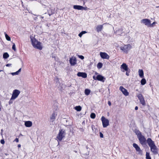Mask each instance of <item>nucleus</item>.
<instances>
[{"mask_svg":"<svg viewBox=\"0 0 159 159\" xmlns=\"http://www.w3.org/2000/svg\"><path fill=\"white\" fill-rule=\"evenodd\" d=\"M87 32L85 31H83L80 33L78 34V36L80 37H81L82 35L85 34H86Z\"/></svg>","mask_w":159,"mask_h":159,"instance_id":"obj_28","label":"nucleus"},{"mask_svg":"<svg viewBox=\"0 0 159 159\" xmlns=\"http://www.w3.org/2000/svg\"><path fill=\"white\" fill-rule=\"evenodd\" d=\"M93 79L94 80H97L96 79L97 78V76L96 77L95 75H94V76H93Z\"/></svg>","mask_w":159,"mask_h":159,"instance_id":"obj_41","label":"nucleus"},{"mask_svg":"<svg viewBox=\"0 0 159 159\" xmlns=\"http://www.w3.org/2000/svg\"><path fill=\"white\" fill-rule=\"evenodd\" d=\"M138 138L139 143L142 146L146 145V143H147L150 148L151 151L153 154L156 155L158 153L157 148L154 142L151 138H148L147 140H146L145 137L142 135L138 137Z\"/></svg>","mask_w":159,"mask_h":159,"instance_id":"obj_1","label":"nucleus"},{"mask_svg":"<svg viewBox=\"0 0 159 159\" xmlns=\"http://www.w3.org/2000/svg\"><path fill=\"white\" fill-rule=\"evenodd\" d=\"M10 74L13 75H18V74H17L16 72H15L11 73Z\"/></svg>","mask_w":159,"mask_h":159,"instance_id":"obj_38","label":"nucleus"},{"mask_svg":"<svg viewBox=\"0 0 159 159\" xmlns=\"http://www.w3.org/2000/svg\"><path fill=\"white\" fill-rule=\"evenodd\" d=\"M55 80L56 81V86L59 88L61 89V84L59 81V78L57 77L55 78Z\"/></svg>","mask_w":159,"mask_h":159,"instance_id":"obj_15","label":"nucleus"},{"mask_svg":"<svg viewBox=\"0 0 159 159\" xmlns=\"http://www.w3.org/2000/svg\"><path fill=\"white\" fill-rule=\"evenodd\" d=\"M90 93V90L88 89H86L84 90V93L86 95H89Z\"/></svg>","mask_w":159,"mask_h":159,"instance_id":"obj_24","label":"nucleus"},{"mask_svg":"<svg viewBox=\"0 0 159 159\" xmlns=\"http://www.w3.org/2000/svg\"><path fill=\"white\" fill-rule=\"evenodd\" d=\"M103 28L102 25H98L96 28V30L98 32H99L101 31Z\"/></svg>","mask_w":159,"mask_h":159,"instance_id":"obj_21","label":"nucleus"},{"mask_svg":"<svg viewBox=\"0 0 159 159\" xmlns=\"http://www.w3.org/2000/svg\"><path fill=\"white\" fill-rule=\"evenodd\" d=\"M90 117L92 119H94L96 117V115L94 113H91Z\"/></svg>","mask_w":159,"mask_h":159,"instance_id":"obj_32","label":"nucleus"},{"mask_svg":"<svg viewBox=\"0 0 159 159\" xmlns=\"http://www.w3.org/2000/svg\"><path fill=\"white\" fill-rule=\"evenodd\" d=\"M20 91L17 89H15L13 91L11 99H15L16 98L20 93Z\"/></svg>","mask_w":159,"mask_h":159,"instance_id":"obj_5","label":"nucleus"},{"mask_svg":"<svg viewBox=\"0 0 159 159\" xmlns=\"http://www.w3.org/2000/svg\"><path fill=\"white\" fill-rule=\"evenodd\" d=\"M42 18H43V17H42Z\"/></svg>","mask_w":159,"mask_h":159,"instance_id":"obj_52","label":"nucleus"},{"mask_svg":"<svg viewBox=\"0 0 159 159\" xmlns=\"http://www.w3.org/2000/svg\"><path fill=\"white\" fill-rule=\"evenodd\" d=\"M49 15L50 16L51 15V14H49Z\"/></svg>","mask_w":159,"mask_h":159,"instance_id":"obj_50","label":"nucleus"},{"mask_svg":"<svg viewBox=\"0 0 159 159\" xmlns=\"http://www.w3.org/2000/svg\"><path fill=\"white\" fill-rule=\"evenodd\" d=\"M1 71H2V70H0V72H1Z\"/></svg>","mask_w":159,"mask_h":159,"instance_id":"obj_53","label":"nucleus"},{"mask_svg":"<svg viewBox=\"0 0 159 159\" xmlns=\"http://www.w3.org/2000/svg\"><path fill=\"white\" fill-rule=\"evenodd\" d=\"M120 69H122L124 70L127 71L128 70V67L127 65L125 63H123L120 66Z\"/></svg>","mask_w":159,"mask_h":159,"instance_id":"obj_17","label":"nucleus"},{"mask_svg":"<svg viewBox=\"0 0 159 159\" xmlns=\"http://www.w3.org/2000/svg\"><path fill=\"white\" fill-rule=\"evenodd\" d=\"M99 134H100V138H102L103 137V135L101 132H100Z\"/></svg>","mask_w":159,"mask_h":159,"instance_id":"obj_37","label":"nucleus"},{"mask_svg":"<svg viewBox=\"0 0 159 159\" xmlns=\"http://www.w3.org/2000/svg\"><path fill=\"white\" fill-rule=\"evenodd\" d=\"M21 68H20L17 71H16L18 75L19 73L21 71Z\"/></svg>","mask_w":159,"mask_h":159,"instance_id":"obj_39","label":"nucleus"},{"mask_svg":"<svg viewBox=\"0 0 159 159\" xmlns=\"http://www.w3.org/2000/svg\"><path fill=\"white\" fill-rule=\"evenodd\" d=\"M2 131H3V129H2L1 130V131L2 132Z\"/></svg>","mask_w":159,"mask_h":159,"instance_id":"obj_51","label":"nucleus"},{"mask_svg":"<svg viewBox=\"0 0 159 159\" xmlns=\"http://www.w3.org/2000/svg\"><path fill=\"white\" fill-rule=\"evenodd\" d=\"M119 89L125 96H127L129 95V93L127 90L124 88L123 86H120Z\"/></svg>","mask_w":159,"mask_h":159,"instance_id":"obj_12","label":"nucleus"},{"mask_svg":"<svg viewBox=\"0 0 159 159\" xmlns=\"http://www.w3.org/2000/svg\"><path fill=\"white\" fill-rule=\"evenodd\" d=\"M156 23V22H153L152 24H151V23L150 24V25H149V27H153L154 25Z\"/></svg>","mask_w":159,"mask_h":159,"instance_id":"obj_35","label":"nucleus"},{"mask_svg":"<svg viewBox=\"0 0 159 159\" xmlns=\"http://www.w3.org/2000/svg\"><path fill=\"white\" fill-rule=\"evenodd\" d=\"M96 79L98 81L104 82L106 80V78L101 75H97Z\"/></svg>","mask_w":159,"mask_h":159,"instance_id":"obj_14","label":"nucleus"},{"mask_svg":"<svg viewBox=\"0 0 159 159\" xmlns=\"http://www.w3.org/2000/svg\"><path fill=\"white\" fill-rule=\"evenodd\" d=\"M93 126H92V129H93Z\"/></svg>","mask_w":159,"mask_h":159,"instance_id":"obj_54","label":"nucleus"},{"mask_svg":"<svg viewBox=\"0 0 159 159\" xmlns=\"http://www.w3.org/2000/svg\"><path fill=\"white\" fill-rule=\"evenodd\" d=\"M146 80L145 79L143 78L141 81V84L142 85H144L146 84Z\"/></svg>","mask_w":159,"mask_h":159,"instance_id":"obj_25","label":"nucleus"},{"mask_svg":"<svg viewBox=\"0 0 159 159\" xmlns=\"http://www.w3.org/2000/svg\"><path fill=\"white\" fill-rule=\"evenodd\" d=\"M12 99H11V98L10 100L9 101V104H10L11 103H12L13 102H12Z\"/></svg>","mask_w":159,"mask_h":159,"instance_id":"obj_40","label":"nucleus"},{"mask_svg":"<svg viewBox=\"0 0 159 159\" xmlns=\"http://www.w3.org/2000/svg\"><path fill=\"white\" fill-rule=\"evenodd\" d=\"M122 31L123 29L122 28L119 29L116 31V33L117 35H121L123 33Z\"/></svg>","mask_w":159,"mask_h":159,"instance_id":"obj_22","label":"nucleus"},{"mask_svg":"<svg viewBox=\"0 0 159 159\" xmlns=\"http://www.w3.org/2000/svg\"><path fill=\"white\" fill-rule=\"evenodd\" d=\"M121 50L123 51L124 52L127 53L128 51L131 48V45L128 44L125 45L124 46H121L120 48Z\"/></svg>","mask_w":159,"mask_h":159,"instance_id":"obj_6","label":"nucleus"},{"mask_svg":"<svg viewBox=\"0 0 159 159\" xmlns=\"http://www.w3.org/2000/svg\"><path fill=\"white\" fill-rule=\"evenodd\" d=\"M6 66L7 67L10 66L11 65V64H7L6 65Z\"/></svg>","mask_w":159,"mask_h":159,"instance_id":"obj_42","label":"nucleus"},{"mask_svg":"<svg viewBox=\"0 0 159 159\" xmlns=\"http://www.w3.org/2000/svg\"><path fill=\"white\" fill-rule=\"evenodd\" d=\"M108 104L109 106H110L111 105V102L110 101H108Z\"/></svg>","mask_w":159,"mask_h":159,"instance_id":"obj_44","label":"nucleus"},{"mask_svg":"<svg viewBox=\"0 0 159 159\" xmlns=\"http://www.w3.org/2000/svg\"><path fill=\"white\" fill-rule=\"evenodd\" d=\"M78 57L80 59L83 60L84 58V57L82 55H78Z\"/></svg>","mask_w":159,"mask_h":159,"instance_id":"obj_34","label":"nucleus"},{"mask_svg":"<svg viewBox=\"0 0 159 159\" xmlns=\"http://www.w3.org/2000/svg\"><path fill=\"white\" fill-rule=\"evenodd\" d=\"M102 66V64L101 62H99L97 64V66L98 69L101 68Z\"/></svg>","mask_w":159,"mask_h":159,"instance_id":"obj_31","label":"nucleus"},{"mask_svg":"<svg viewBox=\"0 0 159 159\" xmlns=\"http://www.w3.org/2000/svg\"><path fill=\"white\" fill-rule=\"evenodd\" d=\"M95 74L96 75H97V74H98V73L97 72H95Z\"/></svg>","mask_w":159,"mask_h":159,"instance_id":"obj_49","label":"nucleus"},{"mask_svg":"<svg viewBox=\"0 0 159 159\" xmlns=\"http://www.w3.org/2000/svg\"><path fill=\"white\" fill-rule=\"evenodd\" d=\"M15 141H16V142L18 143L19 142V139L18 138H16L15 140Z\"/></svg>","mask_w":159,"mask_h":159,"instance_id":"obj_43","label":"nucleus"},{"mask_svg":"<svg viewBox=\"0 0 159 159\" xmlns=\"http://www.w3.org/2000/svg\"><path fill=\"white\" fill-rule=\"evenodd\" d=\"M37 19V17H35L34 18V19L35 20H36V19Z\"/></svg>","mask_w":159,"mask_h":159,"instance_id":"obj_48","label":"nucleus"},{"mask_svg":"<svg viewBox=\"0 0 159 159\" xmlns=\"http://www.w3.org/2000/svg\"><path fill=\"white\" fill-rule=\"evenodd\" d=\"M9 57V55L7 52H5L3 53V57L4 59H7Z\"/></svg>","mask_w":159,"mask_h":159,"instance_id":"obj_23","label":"nucleus"},{"mask_svg":"<svg viewBox=\"0 0 159 159\" xmlns=\"http://www.w3.org/2000/svg\"><path fill=\"white\" fill-rule=\"evenodd\" d=\"M56 115L55 113H53L50 117V119L51 120H54L55 119Z\"/></svg>","mask_w":159,"mask_h":159,"instance_id":"obj_26","label":"nucleus"},{"mask_svg":"<svg viewBox=\"0 0 159 159\" xmlns=\"http://www.w3.org/2000/svg\"><path fill=\"white\" fill-rule=\"evenodd\" d=\"M138 109V107L137 106H136L135 107V110H137Z\"/></svg>","mask_w":159,"mask_h":159,"instance_id":"obj_45","label":"nucleus"},{"mask_svg":"<svg viewBox=\"0 0 159 159\" xmlns=\"http://www.w3.org/2000/svg\"><path fill=\"white\" fill-rule=\"evenodd\" d=\"M1 143L2 144H4L5 143L4 140L3 139H2L0 141Z\"/></svg>","mask_w":159,"mask_h":159,"instance_id":"obj_36","label":"nucleus"},{"mask_svg":"<svg viewBox=\"0 0 159 159\" xmlns=\"http://www.w3.org/2000/svg\"><path fill=\"white\" fill-rule=\"evenodd\" d=\"M12 49L14 51H16V45L14 43H13V44L12 45Z\"/></svg>","mask_w":159,"mask_h":159,"instance_id":"obj_33","label":"nucleus"},{"mask_svg":"<svg viewBox=\"0 0 159 159\" xmlns=\"http://www.w3.org/2000/svg\"><path fill=\"white\" fill-rule=\"evenodd\" d=\"M65 130L63 129L59 130V133L56 137V139L58 142L61 141L62 139L65 137Z\"/></svg>","mask_w":159,"mask_h":159,"instance_id":"obj_3","label":"nucleus"},{"mask_svg":"<svg viewBox=\"0 0 159 159\" xmlns=\"http://www.w3.org/2000/svg\"><path fill=\"white\" fill-rule=\"evenodd\" d=\"M151 21L150 20L147 19H145L142 20L141 21V23H143L145 25H147L148 27H149Z\"/></svg>","mask_w":159,"mask_h":159,"instance_id":"obj_10","label":"nucleus"},{"mask_svg":"<svg viewBox=\"0 0 159 159\" xmlns=\"http://www.w3.org/2000/svg\"><path fill=\"white\" fill-rule=\"evenodd\" d=\"M69 61L70 65L72 66H74L77 63L76 58L74 57L70 58Z\"/></svg>","mask_w":159,"mask_h":159,"instance_id":"obj_11","label":"nucleus"},{"mask_svg":"<svg viewBox=\"0 0 159 159\" xmlns=\"http://www.w3.org/2000/svg\"><path fill=\"white\" fill-rule=\"evenodd\" d=\"M25 125L26 127H30L32 126V122L30 121H26L25 123Z\"/></svg>","mask_w":159,"mask_h":159,"instance_id":"obj_18","label":"nucleus"},{"mask_svg":"<svg viewBox=\"0 0 159 159\" xmlns=\"http://www.w3.org/2000/svg\"><path fill=\"white\" fill-rule=\"evenodd\" d=\"M18 148H20L21 147V145L20 144H19L18 145Z\"/></svg>","mask_w":159,"mask_h":159,"instance_id":"obj_47","label":"nucleus"},{"mask_svg":"<svg viewBox=\"0 0 159 159\" xmlns=\"http://www.w3.org/2000/svg\"><path fill=\"white\" fill-rule=\"evenodd\" d=\"M158 136H159V135H158Z\"/></svg>","mask_w":159,"mask_h":159,"instance_id":"obj_55","label":"nucleus"},{"mask_svg":"<svg viewBox=\"0 0 159 159\" xmlns=\"http://www.w3.org/2000/svg\"><path fill=\"white\" fill-rule=\"evenodd\" d=\"M134 131L135 133L137 135V137H138L142 135V133L140 132V131L137 129H135Z\"/></svg>","mask_w":159,"mask_h":159,"instance_id":"obj_19","label":"nucleus"},{"mask_svg":"<svg viewBox=\"0 0 159 159\" xmlns=\"http://www.w3.org/2000/svg\"><path fill=\"white\" fill-rule=\"evenodd\" d=\"M75 109L77 111H80L81 110V107L80 106H76L75 107Z\"/></svg>","mask_w":159,"mask_h":159,"instance_id":"obj_29","label":"nucleus"},{"mask_svg":"<svg viewBox=\"0 0 159 159\" xmlns=\"http://www.w3.org/2000/svg\"><path fill=\"white\" fill-rule=\"evenodd\" d=\"M101 119L102 122L103 127V128H106L109 125V121L108 120L106 119L103 116H102Z\"/></svg>","mask_w":159,"mask_h":159,"instance_id":"obj_4","label":"nucleus"},{"mask_svg":"<svg viewBox=\"0 0 159 159\" xmlns=\"http://www.w3.org/2000/svg\"><path fill=\"white\" fill-rule=\"evenodd\" d=\"M100 56L102 58L108 59L109 58V56L106 53L104 52H100Z\"/></svg>","mask_w":159,"mask_h":159,"instance_id":"obj_13","label":"nucleus"},{"mask_svg":"<svg viewBox=\"0 0 159 159\" xmlns=\"http://www.w3.org/2000/svg\"><path fill=\"white\" fill-rule=\"evenodd\" d=\"M146 159H151V157L150 156V153L147 152L146 154Z\"/></svg>","mask_w":159,"mask_h":159,"instance_id":"obj_30","label":"nucleus"},{"mask_svg":"<svg viewBox=\"0 0 159 159\" xmlns=\"http://www.w3.org/2000/svg\"><path fill=\"white\" fill-rule=\"evenodd\" d=\"M133 147L135 149L136 151L138 152L139 154H142V151L141 150L139 146L135 143H133Z\"/></svg>","mask_w":159,"mask_h":159,"instance_id":"obj_8","label":"nucleus"},{"mask_svg":"<svg viewBox=\"0 0 159 159\" xmlns=\"http://www.w3.org/2000/svg\"><path fill=\"white\" fill-rule=\"evenodd\" d=\"M32 44L35 48L41 50L43 48L42 43L38 41L34 37L32 36L30 37Z\"/></svg>","mask_w":159,"mask_h":159,"instance_id":"obj_2","label":"nucleus"},{"mask_svg":"<svg viewBox=\"0 0 159 159\" xmlns=\"http://www.w3.org/2000/svg\"><path fill=\"white\" fill-rule=\"evenodd\" d=\"M73 8L75 9L82 10H86L87 9V7H84L82 6L77 5H74L73 6Z\"/></svg>","mask_w":159,"mask_h":159,"instance_id":"obj_9","label":"nucleus"},{"mask_svg":"<svg viewBox=\"0 0 159 159\" xmlns=\"http://www.w3.org/2000/svg\"><path fill=\"white\" fill-rule=\"evenodd\" d=\"M4 34L5 35V36L6 37V39L8 41H10L11 40V38L10 36H9L6 33V32L4 33Z\"/></svg>","mask_w":159,"mask_h":159,"instance_id":"obj_27","label":"nucleus"},{"mask_svg":"<svg viewBox=\"0 0 159 159\" xmlns=\"http://www.w3.org/2000/svg\"><path fill=\"white\" fill-rule=\"evenodd\" d=\"M126 75L127 76H129V73L128 72H126Z\"/></svg>","mask_w":159,"mask_h":159,"instance_id":"obj_46","label":"nucleus"},{"mask_svg":"<svg viewBox=\"0 0 159 159\" xmlns=\"http://www.w3.org/2000/svg\"><path fill=\"white\" fill-rule=\"evenodd\" d=\"M140 77L143 78L144 77L143 71L142 70L139 69L138 71Z\"/></svg>","mask_w":159,"mask_h":159,"instance_id":"obj_20","label":"nucleus"},{"mask_svg":"<svg viewBox=\"0 0 159 159\" xmlns=\"http://www.w3.org/2000/svg\"><path fill=\"white\" fill-rule=\"evenodd\" d=\"M137 97L139 100L140 102L143 106H145L146 105L145 101L144 99V98L141 94H139Z\"/></svg>","mask_w":159,"mask_h":159,"instance_id":"obj_7","label":"nucleus"},{"mask_svg":"<svg viewBox=\"0 0 159 159\" xmlns=\"http://www.w3.org/2000/svg\"><path fill=\"white\" fill-rule=\"evenodd\" d=\"M77 75L79 77H81L84 78L87 77V74L85 72H79L77 74Z\"/></svg>","mask_w":159,"mask_h":159,"instance_id":"obj_16","label":"nucleus"}]
</instances>
